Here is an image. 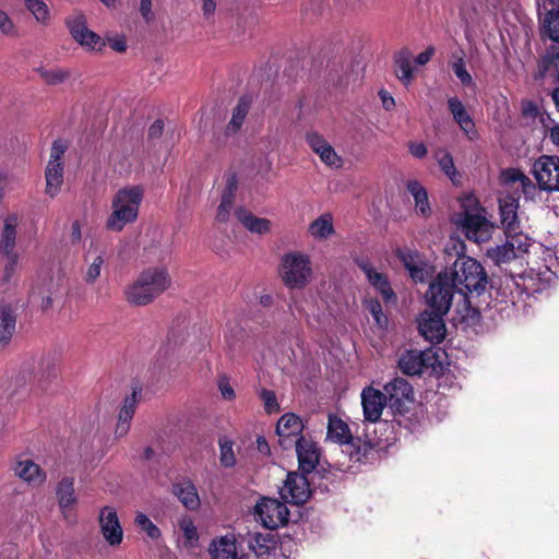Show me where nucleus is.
<instances>
[{
    "mask_svg": "<svg viewBox=\"0 0 559 559\" xmlns=\"http://www.w3.org/2000/svg\"><path fill=\"white\" fill-rule=\"evenodd\" d=\"M131 427V423L124 421V420H117L116 427H115V438L120 439L128 435Z\"/></svg>",
    "mask_w": 559,
    "mask_h": 559,
    "instance_id": "0e129e2a",
    "label": "nucleus"
},
{
    "mask_svg": "<svg viewBox=\"0 0 559 559\" xmlns=\"http://www.w3.org/2000/svg\"><path fill=\"white\" fill-rule=\"evenodd\" d=\"M448 108L460 129L469 139H473L476 135L475 123L464 104L457 97H450L448 99Z\"/></svg>",
    "mask_w": 559,
    "mask_h": 559,
    "instance_id": "c85d7f7f",
    "label": "nucleus"
},
{
    "mask_svg": "<svg viewBox=\"0 0 559 559\" xmlns=\"http://www.w3.org/2000/svg\"><path fill=\"white\" fill-rule=\"evenodd\" d=\"M406 189L414 199L416 213L423 217L429 216L431 213V207L425 187L417 180H409L406 183Z\"/></svg>",
    "mask_w": 559,
    "mask_h": 559,
    "instance_id": "e433bc0d",
    "label": "nucleus"
},
{
    "mask_svg": "<svg viewBox=\"0 0 559 559\" xmlns=\"http://www.w3.org/2000/svg\"><path fill=\"white\" fill-rule=\"evenodd\" d=\"M260 396L263 401L264 409L266 413L272 414L278 412L280 405L273 391L263 389L260 393Z\"/></svg>",
    "mask_w": 559,
    "mask_h": 559,
    "instance_id": "4d7b16f0",
    "label": "nucleus"
},
{
    "mask_svg": "<svg viewBox=\"0 0 559 559\" xmlns=\"http://www.w3.org/2000/svg\"><path fill=\"white\" fill-rule=\"evenodd\" d=\"M20 216L16 213L7 215L0 231V254H14Z\"/></svg>",
    "mask_w": 559,
    "mask_h": 559,
    "instance_id": "a878e982",
    "label": "nucleus"
},
{
    "mask_svg": "<svg viewBox=\"0 0 559 559\" xmlns=\"http://www.w3.org/2000/svg\"><path fill=\"white\" fill-rule=\"evenodd\" d=\"M138 527L144 532L150 538L157 539L160 536L159 528L151 521V519L143 514L138 513L134 520Z\"/></svg>",
    "mask_w": 559,
    "mask_h": 559,
    "instance_id": "3c124183",
    "label": "nucleus"
},
{
    "mask_svg": "<svg viewBox=\"0 0 559 559\" xmlns=\"http://www.w3.org/2000/svg\"><path fill=\"white\" fill-rule=\"evenodd\" d=\"M218 389H219V392H221L222 396L225 400L230 401V400L235 399V391L231 388V385L229 384V381H228L227 378L219 379V381H218Z\"/></svg>",
    "mask_w": 559,
    "mask_h": 559,
    "instance_id": "052dcab7",
    "label": "nucleus"
},
{
    "mask_svg": "<svg viewBox=\"0 0 559 559\" xmlns=\"http://www.w3.org/2000/svg\"><path fill=\"white\" fill-rule=\"evenodd\" d=\"M250 99L246 96L238 100L236 107L233 110L231 119L226 127L227 134H235L242 127L250 108Z\"/></svg>",
    "mask_w": 559,
    "mask_h": 559,
    "instance_id": "ea45409f",
    "label": "nucleus"
},
{
    "mask_svg": "<svg viewBox=\"0 0 559 559\" xmlns=\"http://www.w3.org/2000/svg\"><path fill=\"white\" fill-rule=\"evenodd\" d=\"M501 180L503 183V192L510 193L515 197L524 195L526 200L534 199L538 185L534 183L526 175L519 169L510 168L501 174Z\"/></svg>",
    "mask_w": 559,
    "mask_h": 559,
    "instance_id": "2eb2a0df",
    "label": "nucleus"
},
{
    "mask_svg": "<svg viewBox=\"0 0 559 559\" xmlns=\"http://www.w3.org/2000/svg\"><path fill=\"white\" fill-rule=\"evenodd\" d=\"M14 474L24 481L37 486L46 480V473L29 459L17 460L13 466Z\"/></svg>",
    "mask_w": 559,
    "mask_h": 559,
    "instance_id": "c756f323",
    "label": "nucleus"
},
{
    "mask_svg": "<svg viewBox=\"0 0 559 559\" xmlns=\"http://www.w3.org/2000/svg\"><path fill=\"white\" fill-rule=\"evenodd\" d=\"M437 357L431 350L411 349L403 353L399 359L401 371L408 376H416L433 368Z\"/></svg>",
    "mask_w": 559,
    "mask_h": 559,
    "instance_id": "f3484780",
    "label": "nucleus"
},
{
    "mask_svg": "<svg viewBox=\"0 0 559 559\" xmlns=\"http://www.w3.org/2000/svg\"><path fill=\"white\" fill-rule=\"evenodd\" d=\"M445 314L429 308L423 311L417 319L419 334L432 344L442 342L447 332L443 319Z\"/></svg>",
    "mask_w": 559,
    "mask_h": 559,
    "instance_id": "ddd939ff",
    "label": "nucleus"
},
{
    "mask_svg": "<svg viewBox=\"0 0 559 559\" xmlns=\"http://www.w3.org/2000/svg\"><path fill=\"white\" fill-rule=\"evenodd\" d=\"M451 68L463 86L475 87V82L466 69V63L463 56L455 57L451 63Z\"/></svg>",
    "mask_w": 559,
    "mask_h": 559,
    "instance_id": "09e8293b",
    "label": "nucleus"
},
{
    "mask_svg": "<svg viewBox=\"0 0 559 559\" xmlns=\"http://www.w3.org/2000/svg\"><path fill=\"white\" fill-rule=\"evenodd\" d=\"M386 404V396L381 391L372 386L362 390L361 405L365 420L369 423L378 421Z\"/></svg>",
    "mask_w": 559,
    "mask_h": 559,
    "instance_id": "5701e85b",
    "label": "nucleus"
},
{
    "mask_svg": "<svg viewBox=\"0 0 559 559\" xmlns=\"http://www.w3.org/2000/svg\"><path fill=\"white\" fill-rule=\"evenodd\" d=\"M209 551L212 559H240L234 534H226L214 538L209 547Z\"/></svg>",
    "mask_w": 559,
    "mask_h": 559,
    "instance_id": "7c9ffc66",
    "label": "nucleus"
},
{
    "mask_svg": "<svg viewBox=\"0 0 559 559\" xmlns=\"http://www.w3.org/2000/svg\"><path fill=\"white\" fill-rule=\"evenodd\" d=\"M364 307L371 314L374 324L380 330H385L388 326V317L383 312L380 301L374 298H367L364 300Z\"/></svg>",
    "mask_w": 559,
    "mask_h": 559,
    "instance_id": "c03bdc74",
    "label": "nucleus"
},
{
    "mask_svg": "<svg viewBox=\"0 0 559 559\" xmlns=\"http://www.w3.org/2000/svg\"><path fill=\"white\" fill-rule=\"evenodd\" d=\"M462 226L465 236L475 242H483L489 238L490 225L488 221L479 214L464 213L457 221Z\"/></svg>",
    "mask_w": 559,
    "mask_h": 559,
    "instance_id": "4be33fe9",
    "label": "nucleus"
},
{
    "mask_svg": "<svg viewBox=\"0 0 559 559\" xmlns=\"http://www.w3.org/2000/svg\"><path fill=\"white\" fill-rule=\"evenodd\" d=\"M143 194V189L136 186L119 189L112 198L106 228L110 231H121L128 224L135 222Z\"/></svg>",
    "mask_w": 559,
    "mask_h": 559,
    "instance_id": "f03ea898",
    "label": "nucleus"
},
{
    "mask_svg": "<svg viewBox=\"0 0 559 559\" xmlns=\"http://www.w3.org/2000/svg\"><path fill=\"white\" fill-rule=\"evenodd\" d=\"M379 97L381 99L382 107L386 111H391V110L394 109V107H395V99H394V97L388 91L380 90L379 91Z\"/></svg>",
    "mask_w": 559,
    "mask_h": 559,
    "instance_id": "680f3d73",
    "label": "nucleus"
},
{
    "mask_svg": "<svg viewBox=\"0 0 559 559\" xmlns=\"http://www.w3.org/2000/svg\"><path fill=\"white\" fill-rule=\"evenodd\" d=\"M16 328V314L9 305H0V350L11 341Z\"/></svg>",
    "mask_w": 559,
    "mask_h": 559,
    "instance_id": "72a5a7b5",
    "label": "nucleus"
},
{
    "mask_svg": "<svg viewBox=\"0 0 559 559\" xmlns=\"http://www.w3.org/2000/svg\"><path fill=\"white\" fill-rule=\"evenodd\" d=\"M278 273L289 289L304 288L312 277L310 257L299 251L285 253L281 259Z\"/></svg>",
    "mask_w": 559,
    "mask_h": 559,
    "instance_id": "20e7f679",
    "label": "nucleus"
},
{
    "mask_svg": "<svg viewBox=\"0 0 559 559\" xmlns=\"http://www.w3.org/2000/svg\"><path fill=\"white\" fill-rule=\"evenodd\" d=\"M294 448L298 457V465L300 472L304 474L312 473L320 461V449L318 444L309 439L301 438L295 444Z\"/></svg>",
    "mask_w": 559,
    "mask_h": 559,
    "instance_id": "412c9836",
    "label": "nucleus"
},
{
    "mask_svg": "<svg viewBox=\"0 0 559 559\" xmlns=\"http://www.w3.org/2000/svg\"><path fill=\"white\" fill-rule=\"evenodd\" d=\"M435 53V48L433 47H428L425 51L420 52L416 59H415V62L418 64V66H425L426 63L429 62V60L431 59V57L433 56Z\"/></svg>",
    "mask_w": 559,
    "mask_h": 559,
    "instance_id": "338daca9",
    "label": "nucleus"
},
{
    "mask_svg": "<svg viewBox=\"0 0 559 559\" xmlns=\"http://www.w3.org/2000/svg\"><path fill=\"white\" fill-rule=\"evenodd\" d=\"M179 527L183 533L185 538L189 543L197 542L199 538L197 526L190 518H183L179 522Z\"/></svg>",
    "mask_w": 559,
    "mask_h": 559,
    "instance_id": "6e6d98bb",
    "label": "nucleus"
},
{
    "mask_svg": "<svg viewBox=\"0 0 559 559\" xmlns=\"http://www.w3.org/2000/svg\"><path fill=\"white\" fill-rule=\"evenodd\" d=\"M237 186L238 179L236 174H227L225 178V189L216 213V219L221 223L227 222L230 216Z\"/></svg>",
    "mask_w": 559,
    "mask_h": 559,
    "instance_id": "cd10ccee",
    "label": "nucleus"
},
{
    "mask_svg": "<svg viewBox=\"0 0 559 559\" xmlns=\"http://www.w3.org/2000/svg\"><path fill=\"white\" fill-rule=\"evenodd\" d=\"M67 144L62 140L53 141L50 148V157L46 167V193L51 198L56 197L63 183L62 156L67 151Z\"/></svg>",
    "mask_w": 559,
    "mask_h": 559,
    "instance_id": "f8f14e48",
    "label": "nucleus"
},
{
    "mask_svg": "<svg viewBox=\"0 0 559 559\" xmlns=\"http://www.w3.org/2000/svg\"><path fill=\"white\" fill-rule=\"evenodd\" d=\"M522 115L526 118H539V121L544 124L545 128H548L546 124L547 120H550L549 116L540 112L539 107L533 100H524L521 105Z\"/></svg>",
    "mask_w": 559,
    "mask_h": 559,
    "instance_id": "864d4df0",
    "label": "nucleus"
},
{
    "mask_svg": "<svg viewBox=\"0 0 559 559\" xmlns=\"http://www.w3.org/2000/svg\"><path fill=\"white\" fill-rule=\"evenodd\" d=\"M235 216L252 234L264 235L271 229V222L267 218L258 217L245 207H237Z\"/></svg>",
    "mask_w": 559,
    "mask_h": 559,
    "instance_id": "473e14b6",
    "label": "nucleus"
},
{
    "mask_svg": "<svg viewBox=\"0 0 559 559\" xmlns=\"http://www.w3.org/2000/svg\"><path fill=\"white\" fill-rule=\"evenodd\" d=\"M455 305V316L452 318L454 324H462L464 328L474 326L479 321V311L471 306L467 294H459Z\"/></svg>",
    "mask_w": 559,
    "mask_h": 559,
    "instance_id": "2f4dec72",
    "label": "nucleus"
},
{
    "mask_svg": "<svg viewBox=\"0 0 559 559\" xmlns=\"http://www.w3.org/2000/svg\"><path fill=\"white\" fill-rule=\"evenodd\" d=\"M0 31L5 36H15L17 34L15 24L4 11H0Z\"/></svg>",
    "mask_w": 559,
    "mask_h": 559,
    "instance_id": "13d9d810",
    "label": "nucleus"
},
{
    "mask_svg": "<svg viewBox=\"0 0 559 559\" xmlns=\"http://www.w3.org/2000/svg\"><path fill=\"white\" fill-rule=\"evenodd\" d=\"M56 497L63 513L76 502L74 479L72 477H63L60 479L56 487Z\"/></svg>",
    "mask_w": 559,
    "mask_h": 559,
    "instance_id": "4c0bfd02",
    "label": "nucleus"
},
{
    "mask_svg": "<svg viewBox=\"0 0 559 559\" xmlns=\"http://www.w3.org/2000/svg\"><path fill=\"white\" fill-rule=\"evenodd\" d=\"M4 258H7V263L3 269V281L9 282L16 269L17 262H19V254H2Z\"/></svg>",
    "mask_w": 559,
    "mask_h": 559,
    "instance_id": "bf43d9fd",
    "label": "nucleus"
},
{
    "mask_svg": "<svg viewBox=\"0 0 559 559\" xmlns=\"http://www.w3.org/2000/svg\"><path fill=\"white\" fill-rule=\"evenodd\" d=\"M140 12L145 21H151L153 17L152 13V0H141Z\"/></svg>",
    "mask_w": 559,
    "mask_h": 559,
    "instance_id": "69168bd1",
    "label": "nucleus"
},
{
    "mask_svg": "<svg viewBox=\"0 0 559 559\" xmlns=\"http://www.w3.org/2000/svg\"><path fill=\"white\" fill-rule=\"evenodd\" d=\"M543 29L549 39L559 43V10H551L546 14Z\"/></svg>",
    "mask_w": 559,
    "mask_h": 559,
    "instance_id": "de8ad7c7",
    "label": "nucleus"
},
{
    "mask_svg": "<svg viewBox=\"0 0 559 559\" xmlns=\"http://www.w3.org/2000/svg\"><path fill=\"white\" fill-rule=\"evenodd\" d=\"M528 282H532L530 276L506 274L496 288V298H500L501 302L515 306L523 294L531 295L540 290L539 287H531Z\"/></svg>",
    "mask_w": 559,
    "mask_h": 559,
    "instance_id": "9b49d317",
    "label": "nucleus"
},
{
    "mask_svg": "<svg viewBox=\"0 0 559 559\" xmlns=\"http://www.w3.org/2000/svg\"><path fill=\"white\" fill-rule=\"evenodd\" d=\"M459 294L480 295L487 286V274L483 265L466 255L456 258L451 270L447 271Z\"/></svg>",
    "mask_w": 559,
    "mask_h": 559,
    "instance_id": "7ed1b4c3",
    "label": "nucleus"
},
{
    "mask_svg": "<svg viewBox=\"0 0 559 559\" xmlns=\"http://www.w3.org/2000/svg\"><path fill=\"white\" fill-rule=\"evenodd\" d=\"M396 75L408 84L413 80L412 53L407 49H403L395 56Z\"/></svg>",
    "mask_w": 559,
    "mask_h": 559,
    "instance_id": "37998d69",
    "label": "nucleus"
},
{
    "mask_svg": "<svg viewBox=\"0 0 559 559\" xmlns=\"http://www.w3.org/2000/svg\"><path fill=\"white\" fill-rule=\"evenodd\" d=\"M39 74L46 83L56 85L64 82L68 79L69 71L60 68L40 69Z\"/></svg>",
    "mask_w": 559,
    "mask_h": 559,
    "instance_id": "603ef678",
    "label": "nucleus"
},
{
    "mask_svg": "<svg viewBox=\"0 0 559 559\" xmlns=\"http://www.w3.org/2000/svg\"><path fill=\"white\" fill-rule=\"evenodd\" d=\"M302 430L304 424L297 415L293 413L284 414L276 425L280 445L284 450L293 449L299 439L305 438L301 435Z\"/></svg>",
    "mask_w": 559,
    "mask_h": 559,
    "instance_id": "6ab92c4d",
    "label": "nucleus"
},
{
    "mask_svg": "<svg viewBox=\"0 0 559 559\" xmlns=\"http://www.w3.org/2000/svg\"><path fill=\"white\" fill-rule=\"evenodd\" d=\"M105 263V252L102 249H88L84 254L83 280L86 284H94L102 274Z\"/></svg>",
    "mask_w": 559,
    "mask_h": 559,
    "instance_id": "bb28decb",
    "label": "nucleus"
},
{
    "mask_svg": "<svg viewBox=\"0 0 559 559\" xmlns=\"http://www.w3.org/2000/svg\"><path fill=\"white\" fill-rule=\"evenodd\" d=\"M440 169L452 180L456 177V168L452 155L445 148H439L435 153Z\"/></svg>",
    "mask_w": 559,
    "mask_h": 559,
    "instance_id": "49530a36",
    "label": "nucleus"
},
{
    "mask_svg": "<svg viewBox=\"0 0 559 559\" xmlns=\"http://www.w3.org/2000/svg\"><path fill=\"white\" fill-rule=\"evenodd\" d=\"M219 461L223 466H235L236 457L233 450V442L227 437L219 438Z\"/></svg>",
    "mask_w": 559,
    "mask_h": 559,
    "instance_id": "8fccbe9b",
    "label": "nucleus"
},
{
    "mask_svg": "<svg viewBox=\"0 0 559 559\" xmlns=\"http://www.w3.org/2000/svg\"><path fill=\"white\" fill-rule=\"evenodd\" d=\"M538 74L545 80L559 81V52H549L539 61Z\"/></svg>",
    "mask_w": 559,
    "mask_h": 559,
    "instance_id": "a19ab883",
    "label": "nucleus"
},
{
    "mask_svg": "<svg viewBox=\"0 0 559 559\" xmlns=\"http://www.w3.org/2000/svg\"><path fill=\"white\" fill-rule=\"evenodd\" d=\"M99 526L104 539L112 547L119 546L123 539L117 511L112 507H104L99 512Z\"/></svg>",
    "mask_w": 559,
    "mask_h": 559,
    "instance_id": "aec40b11",
    "label": "nucleus"
},
{
    "mask_svg": "<svg viewBox=\"0 0 559 559\" xmlns=\"http://www.w3.org/2000/svg\"><path fill=\"white\" fill-rule=\"evenodd\" d=\"M357 265L365 273L370 285L381 294L385 302H394L396 300V296L383 273L378 272L371 263L365 259L357 260Z\"/></svg>",
    "mask_w": 559,
    "mask_h": 559,
    "instance_id": "393cba45",
    "label": "nucleus"
},
{
    "mask_svg": "<svg viewBox=\"0 0 559 559\" xmlns=\"http://www.w3.org/2000/svg\"><path fill=\"white\" fill-rule=\"evenodd\" d=\"M530 242L525 235L507 236L502 245L487 249V257L496 265H503L513 260L521 259L528 251Z\"/></svg>",
    "mask_w": 559,
    "mask_h": 559,
    "instance_id": "6e6552de",
    "label": "nucleus"
},
{
    "mask_svg": "<svg viewBox=\"0 0 559 559\" xmlns=\"http://www.w3.org/2000/svg\"><path fill=\"white\" fill-rule=\"evenodd\" d=\"M396 254L400 261L404 264L409 272L411 277L415 282H423L425 280V269L416 251L399 249Z\"/></svg>",
    "mask_w": 559,
    "mask_h": 559,
    "instance_id": "c9c22d12",
    "label": "nucleus"
},
{
    "mask_svg": "<svg viewBox=\"0 0 559 559\" xmlns=\"http://www.w3.org/2000/svg\"><path fill=\"white\" fill-rule=\"evenodd\" d=\"M26 10L33 15L40 25H48L51 20V13L48 4L44 0H22Z\"/></svg>",
    "mask_w": 559,
    "mask_h": 559,
    "instance_id": "79ce46f5",
    "label": "nucleus"
},
{
    "mask_svg": "<svg viewBox=\"0 0 559 559\" xmlns=\"http://www.w3.org/2000/svg\"><path fill=\"white\" fill-rule=\"evenodd\" d=\"M411 154L416 158H423L427 155V147L421 142H412L408 145Z\"/></svg>",
    "mask_w": 559,
    "mask_h": 559,
    "instance_id": "e2e57ef3",
    "label": "nucleus"
},
{
    "mask_svg": "<svg viewBox=\"0 0 559 559\" xmlns=\"http://www.w3.org/2000/svg\"><path fill=\"white\" fill-rule=\"evenodd\" d=\"M308 474L292 472L287 474L284 486L281 488V497L289 503L301 504L310 497Z\"/></svg>",
    "mask_w": 559,
    "mask_h": 559,
    "instance_id": "dca6fc26",
    "label": "nucleus"
},
{
    "mask_svg": "<svg viewBox=\"0 0 559 559\" xmlns=\"http://www.w3.org/2000/svg\"><path fill=\"white\" fill-rule=\"evenodd\" d=\"M170 284L171 278L165 266H150L126 288V299L135 306H146L166 292Z\"/></svg>",
    "mask_w": 559,
    "mask_h": 559,
    "instance_id": "f257e3e1",
    "label": "nucleus"
},
{
    "mask_svg": "<svg viewBox=\"0 0 559 559\" xmlns=\"http://www.w3.org/2000/svg\"><path fill=\"white\" fill-rule=\"evenodd\" d=\"M175 496L189 510H195L200 506V498L194 484L185 479L174 485Z\"/></svg>",
    "mask_w": 559,
    "mask_h": 559,
    "instance_id": "f704fd0d",
    "label": "nucleus"
},
{
    "mask_svg": "<svg viewBox=\"0 0 559 559\" xmlns=\"http://www.w3.org/2000/svg\"><path fill=\"white\" fill-rule=\"evenodd\" d=\"M243 331L237 323H227L224 337L230 348L242 337Z\"/></svg>",
    "mask_w": 559,
    "mask_h": 559,
    "instance_id": "5fc2aeb1",
    "label": "nucleus"
},
{
    "mask_svg": "<svg viewBox=\"0 0 559 559\" xmlns=\"http://www.w3.org/2000/svg\"><path fill=\"white\" fill-rule=\"evenodd\" d=\"M388 406L397 414L407 411V404L413 402L414 392L412 385L402 378H395L384 385Z\"/></svg>",
    "mask_w": 559,
    "mask_h": 559,
    "instance_id": "4468645a",
    "label": "nucleus"
},
{
    "mask_svg": "<svg viewBox=\"0 0 559 559\" xmlns=\"http://www.w3.org/2000/svg\"><path fill=\"white\" fill-rule=\"evenodd\" d=\"M539 190L548 193L559 192V157L542 155L532 167Z\"/></svg>",
    "mask_w": 559,
    "mask_h": 559,
    "instance_id": "9d476101",
    "label": "nucleus"
},
{
    "mask_svg": "<svg viewBox=\"0 0 559 559\" xmlns=\"http://www.w3.org/2000/svg\"><path fill=\"white\" fill-rule=\"evenodd\" d=\"M141 389H133L132 393L123 400L122 406L118 413V419L131 423L135 413Z\"/></svg>",
    "mask_w": 559,
    "mask_h": 559,
    "instance_id": "a18cd8bd",
    "label": "nucleus"
},
{
    "mask_svg": "<svg viewBox=\"0 0 559 559\" xmlns=\"http://www.w3.org/2000/svg\"><path fill=\"white\" fill-rule=\"evenodd\" d=\"M518 210L519 197L502 192L499 197V213L506 236L523 235L521 233Z\"/></svg>",
    "mask_w": 559,
    "mask_h": 559,
    "instance_id": "a211bd4d",
    "label": "nucleus"
},
{
    "mask_svg": "<svg viewBox=\"0 0 559 559\" xmlns=\"http://www.w3.org/2000/svg\"><path fill=\"white\" fill-rule=\"evenodd\" d=\"M326 438L335 443L344 445V450L354 462H361L371 450V443L353 437L348 425L334 415H329Z\"/></svg>",
    "mask_w": 559,
    "mask_h": 559,
    "instance_id": "39448f33",
    "label": "nucleus"
},
{
    "mask_svg": "<svg viewBox=\"0 0 559 559\" xmlns=\"http://www.w3.org/2000/svg\"><path fill=\"white\" fill-rule=\"evenodd\" d=\"M310 236L317 240H324L332 236L335 230L333 226V216L331 213H323L308 227Z\"/></svg>",
    "mask_w": 559,
    "mask_h": 559,
    "instance_id": "58836bf2",
    "label": "nucleus"
},
{
    "mask_svg": "<svg viewBox=\"0 0 559 559\" xmlns=\"http://www.w3.org/2000/svg\"><path fill=\"white\" fill-rule=\"evenodd\" d=\"M306 140L311 150L319 155L322 163L331 168L342 167V158L321 134L314 131H310L307 133Z\"/></svg>",
    "mask_w": 559,
    "mask_h": 559,
    "instance_id": "b1692460",
    "label": "nucleus"
},
{
    "mask_svg": "<svg viewBox=\"0 0 559 559\" xmlns=\"http://www.w3.org/2000/svg\"><path fill=\"white\" fill-rule=\"evenodd\" d=\"M455 285L450 281L448 272L439 273L430 283L425 299L427 307L440 313H448L455 295Z\"/></svg>",
    "mask_w": 559,
    "mask_h": 559,
    "instance_id": "423d86ee",
    "label": "nucleus"
},
{
    "mask_svg": "<svg viewBox=\"0 0 559 559\" xmlns=\"http://www.w3.org/2000/svg\"><path fill=\"white\" fill-rule=\"evenodd\" d=\"M164 130V123L162 120H156L152 123V126L148 129V136L150 138H159Z\"/></svg>",
    "mask_w": 559,
    "mask_h": 559,
    "instance_id": "774afa93",
    "label": "nucleus"
},
{
    "mask_svg": "<svg viewBox=\"0 0 559 559\" xmlns=\"http://www.w3.org/2000/svg\"><path fill=\"white\" fill-rule=\"evenodd\" d=\"M66 25L73 39L86 50L100 51L105 47L104 39L87 27L86 16L82 12H73L66 20Z\"/></svg>",
    "mask_w": 559,
    "mask_h": 559,
    "instance_id": "0eeeda50",
    "label": "nucleus"
},
{
    "mask_svg": "<svg viewBox=\"0 0 559 559\" xmlns=\"http://www.w3.org/2000/svg\"><path fill=\"white\" fill-rule=\"evenodd\" d=\"M254 518L265 528L275 530L288 523L289 510L277 499L262 498L254 508Z\"/></svg>",
    "mask_w": 559,
    "mask_h": 559,
    "instance_id": "1a4fd4ad",
    "label": "nucleus"
}]
</instances>
